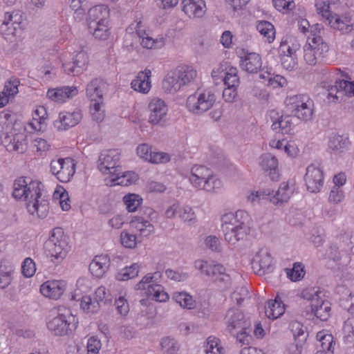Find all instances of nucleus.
I'll return each mask as SVG.
<instances>
[{"label":"nucleus","instance_id":"f257e3e1","mask_svg":"<svg viewBox=\"0 0 354 354\" xmlns=\"http://www.w3.org/2000/svg\"><path fill=\"white\" fill-rule=\"evenodd\" d=\"M41 182L20 177L13 184L12 196L26 201L28 212L39 218H45L49 210L48 201L42 196Z\"/></svg>","mask_w":354,"mask_h":354},{"label":"nucleus","instance_id":"f03ea898","mask_svg":"<svg viewBox=\"0 0 354 354\" xmlns=\"http://www.w3.org/2000/svg\"><path fill=\"white\" fill-rule=\"evenodd\" d=\"M221 228L224 239L229 244L243 243L248 240L251 234L250 216L243 210L225 213L221 216Z\"/></svg>","mask_w":354,"mask_h":354},{"label":"nucleus","instance_id":"7ed1b4c3","mask_svg":"<svg viewBox=\"0 0 354 354\" xmlns=\"http://www.w3.org/2000/svg\"><path fill=\"white\" fill-rule=\"evenodd\" d=\"M44 250L51 261L61 263L68 251L67 237L64 236L62 228H55L49 239L44 243Z\"/></svg>","mask_w":354,"mask_h":354},{"label":"nucleus","instance_id":"20e7f679","mask_svg":"<svg viewBox=\"0 0 354 354\" xmlns=\"http://www.w3.org/2000/svg\"><path fill=\"white\" fill-rule=\"evenodd\" d=\"M286 104L292 113L300 120L307 122L312 120L314 103L308 95L288 96L286 99Z\"/></svg>","mask_w":354,"mask_h":354},{"label":"nucleus","instance_id":"39448f33","mask_svg":"<svg viewBox=\"0 0 354 354\" xmlns=\"http://www.w3.org/2000/svg\"><path fill=\"white\" fill-rule=\"evenodd\" d=\"M162 274L160 272L147 274L142 280L136 284L137 290H146L147 294L153 299L165 302L169 299V295L164 291L163 287L159 284Z\"/></svg>","mask_w":354,"mask_h":354},{"label":"nucleus","instance_id":"423d86ee","mask_svg":"<svg viewBox=\"0 0 354 354\" xmlns=\"http://www.w3.org/2000/svg\"><path fill=\"white\" fill-rule=\"evenodd\" d=\"M216 100L214 92L205 90L202 93L189 95L187 99L186 106L191 113L201 115L209 110Z\"/></svg>","mask_w":354,"mask_h":354},{"label":"nucleus","instance_id":"0eeeda50","mask_svg":"<svg viewBox=\"0 0 354 354\" xmlns=\"http://www.w3.org/2000/svg\"><path fill=\"white\" fill-rule=\"evenodd\" d=\"M303 50V57L306 63L310 66H315L320 57L326 56L329 50V46L319 37H308Z\"/></svg>","mask_w":354,"mask_h":354},{"label":"nucleus","instance_id":"6e6552de","mask_svg":"<svg viewBox=\"0 0 354 354\" xmlns=\"http://www.w3.org/2000/svg\"><path fill=\"white\" fill-rule=\"evenodd\" d=\"M300 44L292 37L281 41L279 53L282 66L288 71H293L297 68L298 62L296 53Z\"/></svg>","mask_w":354,"mask_h":354},{"label":"nucleus","instance_id":"1a4fd4ad","mask_svg":"<svg viewBox=\"0 0 354 354\" xmlns=\"http://www.w3.org/2000/svg\"><path fill=\"white\" fill-rule=\"evenodd\" d=\"M120 153L118 149H108L102 151L98 158L97 168L103 174H109L111 176L122 173L121 167L118 165Z\"/></svg>","mask_w":354,"mask_h":354},{"label":"nucleus","instance_id":"9d476101","mask_svg":"<svg viewBox=\"0 0 354 354\" xmlns=\"http://www.w3.org/2000/svg\"><path fill=\"white\" fill-rule=\"evenodd\" d=\"M195 268L198 270L201 274L211 277L216 282L227 286L230 284L231 278L225 272L224 266L219 263H209L206 261L198 259L194 262Z\"/></svg>","mask_w":354,"mask_h":354},{"label":"nucleus","instance_id":"9b49d317","mask_svg":"<svg viewBox=\"0 0 354 354\" xmlns=\"http://www.w3.org/2000/svg\"><path fill=\"white\" fill-rule=\"evenodd\" d=\"M51 174L62 183H68L75 172V164L71 158L53 159L50 163Z\"/></svg>","mask_w":354,"mask_h":354},{"label":"nucleus","instance_id":"f8f14e48","mask_svg":"<svg viewBox=\"0 0 354 354\" xmlns=\"http://www.w3.org/2000/svg\"><path fill=\"white\" fill-rule=\"evenodd\" d=\"M225 323L230 333H234L236 330H248L251 326L250 320L237 308H230L227 310Z\"/></svg>","mask_w":354,"mask_h":354},{"label":"nucleus","instance_id":"ddd939ff","mask_svg":"<svg viewBox=\"0 0 354 354\" xmlns=\"http://www.w3.org/2000/svg\"><path fill=\"white\" fill-rule=\"evenodd\" d=\"M304 181L307 189L311 193L319 192L324 185L323 171L314 164L306 168Z\"/></svg>","mask_w":354,"mask_h":354},{"label":"nucleus","instance_id":"4468645a","mask_svg":"<svg viewBox=\"0 0 354 354\" xmlns=\"http://www.w3.org/2000/svg\"><path fill=\"white\" fill-rule=\"evenodd\" d=\"M74 320L75 317L71 313L59 314L47 323V328L53 335L64 336L71 330L70 326Z\"/></svg>","mask_w":354,"mask_h":354},{"label":"nucleus","instance_id":"2eb2a0df","mask_svg":"<svg viewBox=\"0 0 354 354\" xmlns=\"http://www.w3.org/2000/svg\"><path fill=\"white\" fill-rule=\"evenodd\" d=\"M252 268L259 275L272 270V258L266 248L259 250L252 259Z\"/></svg>","mask_w":354,"mask_h":354},{"label":"nucleus","instance_id":"dca6fc26","mask_svg":"<svg viewBox=\"0 0 354 354\" xmlns=\"http://www.w3.org/2000/svg\"><path fill=\"white\" fill-rule=\"evenodd\" d=\"M82 119L80 109H76L73 111L60 112L58 118L54 121V127L58 131H66L77 125Z\"/></svg>","mask_w":354,"mask_h":354},{"label":"nucleus","instance_id":"f3484780","mask_svg":"<svg viewBox=\"0 0 354 354\" xmlns=\"http://www.w3.org/2000/svg\"><path fill=\"white\" fill-rule=\"evenodd\" d=\"M148 109L149 122L153 125L160 124L168 111L166 103L160 98H153L148 104Z\"/></svg>","mask_w":354,"mask_h":354},{"label":"nucleus","instance_id":"a211bd4d","mask_svg":"<svg viewBox=\"0 0 354 354\" xmlns=\"http://www.w3.org/2000/svg\"><path fill=\"white\" fill-rule=\"evenodd\" d=\"M3 145L8 151H17L24 153L26 150V136L24 133H12L6 134L1 140Z\"/></svg>","mask_w":354,"mask_h":354},{"label":"nucleus","instance_id":"6ab92c4d","mask_svg":"<svg viewBox=\"0 0 354 354\" xmlns=\"http://www.w3.org/2000/svg\"><path fill=\"white\" fill-rule=\"evenodd\" d=\"M87 63V54L86 52L81 50L73 57V62L63 64V68L67 74L75 76L82 73Z\"/></svg>","mask_w":354,"mask_h":354},{"label":"nucleus","instance_id":"aec40b11","mask_svg":"<svg viewBox=\"0 0 354 354\" xmlns=\"http://www.w3.org/2000/svg\"><path fill=\"white\" fill-rule=\"evenodd\" d=\"M78 94L77 87L61 86L55 88H50L47 91V97L53 101L63 103L68 99H71Z\"/></svg>","mask_w":354,"mask_h":354},{"label":"nucleus","instance_id":"412c9836","mask_svg":"<svg viewBox=\"0 0 354 354\" xmlns=\"http://www.w3.org/2000/svg\"><path fill=\"white\" fill-rule=\"evenodd\" d=\"M66 283L64 281H47L41 286L40 292L46 297L57 299L64 293Z\"/></svg>","mask_w":354,"mask_h":354},{"label":"nucleus","instance_id":"4be33fe9","mask_svg":"<svg viewBox=\"0 0 354 354\" xmlns=\"http://www.w3.org/2000/svg\"><path fill=\"white\" fill-rule=\"evenodd\" d=\"M240 66L243 71L249 73H256L262 67L261 57L256 53H247L241 57Z\"/></svg>","mask_w":354,"mask_h":354},{"label":"nucleus","instance_id":"5701e85b","mask_svg":"<svg viewBox=\"0 0 354 354\" xmlns=\"http://www.w3.org/2000/svg\"><path fill=\"white\" fill-rule=\"evenodd\" d=\"M293 192V186H290L288 183L283 182L281 183L278 190L274 194H273V191H271V194L268 198L274 205H281L288 201Z\"/></svg>","mask_w":354,"mask_h":354},{"label":"nucleus","instance_id":"b1692460","mask_svg":"<svg viewBox=\"0 0 354 354\" xmlns=\"http://www.w3.org/2000/svg\"><path fill=\"white\" fill-rule=\"evenodd\" d=\"M260 165L266 172H268V174L272 180L278 179V160L274 156L270 153L261 155Z\"/></svg>","mask_w":354,"mask_h":354},{"label":"nucleus","instance_id":"393cba45","mask_svg":"<svg viewBox=\"0 0 354 354\" xmlns=\"http://www.w3.org/2000/svg\"><path fill=\"white\" fill-rule=\"evenodd\" d=\"M110 264V259L108 255H97L90 263L89 270L93 276L100 278L108 270Z\"/></svg>","mask_w":354,"mask_h":354},{"label":"nucleus","instance_id":"a878e982","mask_svg":"<svg viewBox=\"0 0 354 354\" xmlns=\"http://www.w3.org/2000/svg\"><path fill=\"white\" fill-rule=\"evenodd\" d=\"M183 10L189 17H201L205 12V3L203 0H183Z\"/></svg>","mask_w":354,"mask_h":354},{"label":"nucleus","instance_id":"bb28decb","mask_svg":"<svg viewBox=\"0 0 354 354\" xmlns=\"http://www.w3.org/2000/svg\"><path fill=\"white\" fill-rule=\"evenodd\" d=\"M151 71L145 69L138 73L136 78L131 82V88L138 92L147 93L151 86Z\"/></svg>","mask_w":354,"mask_h":354},{"label":"nucleus","instance_id":"cd10ccee","mask_svg":"<svg viewBox=\"0 0 354 354\" xmlns=\"http://www.w3.org/2000/svg\"><path fill=\"white\" fill-rule=\"evenodd\" d=\"M104 87V82L98 78L92 80L87 84L86 88V95L90 99L91 103L95 102H102Z\"/></svg>","mask_w":354,"mask_h":354},{"label":"nucleus","instance_id":"c85d7f7f","mask_svg":"<svg viewBox=\"0 0 354 354\" xmlns=\"http://www.w3.org/2000/svg\"><path fill=\"white\" fill-rule=\"evenodd\" d=\"M20 82L17 78L12 77L6 81L1 91V107L12 102L15 96L18 93V86Z\"/></svg>","mask_w":354,"mask_h":354},{"label":"nucleus","instance_id":"c756f323","mask_svg":"<svg viewBox=\"0 0 354 354\" xmlns=\"http://www.w3.org/2000/svg\"><path fill=\"white\" fill-rule=\"evenodd\" d=\"M209 175L210 170L205 166L194 165L191 169L189 180L194 187L200 189L205 179H208Z\"/></svg>","mask_w":354,"mask_h":354},{"label":"nucleus","instance_id":"7c9ffc66","mask_svg":"<svg viewBox=\"0 0 354 354\" xmlns=\"http://www.w3.org/2000/svg\"><path fill=\"white\" fill-rule=\"evenodd\" d=\"M339 80H336L334 85H330L328 82H322L321 86L323 88V95L326 96L328 102H339L343 100L342 90L339 87Z\"/></svg>","mask_w":354,"mask_h":354},{"label":"nucleus","instance_id":"2f4dec72","mask_svg":"<svg viewBox=\"0 0 354 354\" xmlns=\"http://www.w3.org/2000/svg\"><path fill=\"white\" fill-rule=\"evenodd\" d=\"M20 17L13 12H6L4 20L1 23V34L6 36H14L17 27L19 25Z\"/></svg>","mask_w":354,"mask_h":354},{"label":"nucleus","instance_id":"473e14b6","mask_svg":"<svg viewBox=\"0 0 354 354\" xmlns=\"http://www.w3.org/2000/svg\"><path fill=\"white\" fill-rule=\"evenodd\" d=\"M317 339L319 344L317 345L316 354H333L334 341L332 335L319 332L317 334Z\"/></svg>","mask_w":354,"mask_h":354},{"label":"nucleus","instance_id":"72a5a7b5","mask_svg":"<svg viewBox=\"0 0 354 354\" xmlns=\"http://www.w3.org/2000/svg\"><path fill=\"white\" fill-rule=\"evenodd\" d=\"M292 331L296 341V344L290 347V353L291 354H301L302 344L306 339L304 330L300 323L296 322L292 325Z\"/></svg>","mask_w":354,"mask_h":354},{"label":"nucleus","instance_id":"f704fd0d","mask_svg":"<svg viewBox=\"0 0 354 354\" xmlns=\"http://www.w3.org/2000/svg\"><path fill=\"white\" fill-rule=\"evenodd\" d=\"M88 28L89 32L100 40H106L110 35L108 20L102 22L89 21Z\"/></svg>","mask_w":354,"mask_h":354},{"label":"nucleus","instance_id":"c9c22d12","mask_svg":"<svg viewBox=\"0 0 354 354\" xmlns=\"http://www.w3.org/2000/svg\"><path fill=\"white\" fill-rule=\"evenodd\" d=\"M311 310L320 320L326 321L330 315V304L322 297L319 301H315L311 305Z\"/></svg>","mask_w":354,"mask_h":354},{"label":"nucleus","instance_id":"e433bc0d","mask_svg":"<svg viewBox=\"0 0 354 354\" xmlns=\"http://www.w3.org/2000/svg\"><path fill=\"white\" fill-rule=\"evenodd\" d=\"M349 145L348 138L346 136L333 134L328 140V149L335 153H341L346 150Z\"/></svg>","mask_w":354,"mask_h":354},{"label":"nucleus","instance_id":"4c0bfd02","mask_svg":"<svg viewBox=\"0 0 354 354\" xmlns=\"http://www.w3.org/2000/svg\"><path fill=\"white\" fill-rule=\"evenodd\" d=\"M285 308L282 301L277 296L274 300H270L265 306V313L269 319H275L284 313Z\"/></svg>","mask_w":354,"mask_h":354},{"label":"nucleus","instance_id":"58836bf2","mask_svg":"<svg viewBox=\"0 0 354 354\" xmlns=\"http://www.w3.org/2000/svg\"><path fill=\"white\" fill-rule=\"evenodd\" d=\"M144 35H145V32L142 35L137 32L133 34H127L125 36V41L132 40V42L131 43V46L132 47L133 46V40H135L136 42L139 41L142 47L147 49H152L158 47V42L157 41L149 36L144 37Z\"/></svg>","mask_w":354,"mask_h":354},{"label":"nucleus","instance_id":"ea45409f","mask_svg":"<svg viewBox=\"0 0 354 354\" xmlns=\"http://www.w3.org/2000/svg\"><path fill=\"white\" fill-rule=\"evenodd\" d=\"M328 24L333 28L341 31L342 33H348L352 31L353 26L350 21L345 18L344 20L337 15H332L327 18Z\"/></svg>","mask_w":354,"mask_h":354},{"label":"nucleus","instance_id":"a19ab883","mask_svg":"<svg viewBox=\"0 0 354 354\" xmlns=\"http://www.w3.org/2000/svg\"><path fill=\"white\" fill-rule=\"evenodd\" d=\"M88 14V23L89 21L102 22L107 20L109 10L106 6L97 5L90 8Z\"/></svg>","mask_w":354,"mask_h":354},{"label":"nucleus","instance_id":"79ce46f5","mask_svg":"<svg viewBox=\"0 0 354 354\" xmlns=\"http://www.w3.org/2000/svg\"><path fill=\"white\" fill-rule=\"evenodd\" d=\"M177 77L182 86L187 85L194 80L196 77V71L191 66H180L175 69Z\"/></svg>","mask_w":354,"mask_h":354},{"label":"nucleus","instance_id":"37998d69","mask_svg":"<svg viewBox=\"0 0 354 354\" xmlns=\"http://www.w3.org/2000/svg\"><path fill=\"white\" fill-rule=\"evenodd\" d=\"M182 85L177 77L175 70L167 73L162 82V88L165 91L174 93L179 91Z\"/></svg>","mask_w":354,"mask_h":354},{"label":"nucleus","instance_id":"c03bdc74","mask_svg":"<svg viewBox=\"0 0 354 354\" xmlns=\"http://www.w3.org/2000/svg\"><path fill=\"white\" fill-rule=\"evenodd\" d=\"M3 214L1 217V225L4 228H7L15 224L17 221L16 209L14 205L4 206L1 211Z\"/></svg>","mask_w":354,"mask_h":354},{"label":"nucleus","instance_id":"a18cd8bd","mask_svg":"<svg viewBox=\"0 0 354 354\" xmlns=\"http://www.w3.org/2000/svg\"><path fill=\"white\" fill-rule=\"evenodd\" d=\"M173 299L183 308L192 309L195 306V301L192 296L186 292H176L173 294Z\"/></svg>","mask_w":354,"mask_h":354},{"label":"nucleus","instance_id":"49530a36","mask_svg":"<svg viewBox=\"0 0 354 354\" xmlns=\"http://www.w3.org/2000/svg\"><path fill=\"white\" fill-rule=\"evenodd\" d=\"M257 30L261 35L267 38L268 42H271L274 39L275 30L271 23L267 21H261L257 25Z\"/></svg>","mask_w":354,"mask_h":354},{"label":"nucleus","instance_id":"de8ad7c7","mask_svg":"<svg viewBox=\"0 0 354 354\" xmlns=\"http://www.w3.org/2000/svg\"><path fill=\"white\" fill-rule=\"evenodd\" d=\"M273 130L278 131L282 134H291L292 131V118L289 115H283L278 123L273 125Z\"/></svg>","mask_w":354,"mask_h":354},{"label":"nucleus","instance_id":"09e8293b","mask_svg":"<svg viewBox=\"0 0 354 354\" xmlns=\"http://www.w3.org/2000/svg\"><path fill=\"white\" fill-rule=\"evenodd\" d=\"M115 178L113 179V181L117 185H121L123 186H128L131 185L138 180L137 174L133 171H127L125 173H121L119 175H115Z\"/></svg>","mask_w":354,"mask_h":354},{"label":"nucleus","instance_id":"8fccbe9b","mask_svg":"<svg viewBox=\"0 0 354 354\" xmlns=\"http://www.w3.org/2000/svg\"><path fill=\"white\" fill-rule=\"evenodd\" d=\"M95 301H96L101 307L102 304H108L112 301L113 297L109 290L104 286L97 288L94 293Z\"/></svg>","mask_w":354,"mask_h":354},{"label":"nucleus","instance_id":"3c124183","mask_svg":"<svg viewBox=\"0 0 354 354\" xmlns=\"http://www.w3.org/2000/svg\"><path fill=\"white\" fill-rule=\"evenodd\" d=\"M123 201L129 212H133L140 206L142 198L138 194H129L124 196Z\"/></svg>","mask_w":354,"mask_h":354},{"label":"nucleus","instance_id":"603ef678","mask_svg":"<svg viewBox=\"0 0 354 354\" xmlns=\"http://www.w3.org/2000/svg\"><path fill=\"white\" fill-rule=\"evenodd\" d=\"M139 272V265L133 263L129 267L122 269L116 275V279L119 281H127L138 276Z\"/></svg>","mask_w":354,"mask_h":354},{"label":"nucleus","instance_id":"864d4df0","mask_svg":"<svg viewBox=\"0 0 354 354\" xmlns=\"http://www.w3.org/2000/svg\"><path fill=\"white\" fill-rule=\"evenodd\" d=\"M81 308L87 313H97L100 309L99 304L90 296H83L80 300Z\"/></svg>","mask_w":354,"mask_h":354},{"label":"nucleus","instance_id":"5fc2aeb1","mask_svg":"<svg viewBox=\"0 0 354 354\" xmlns=\"http://www.w3.org/2000/svg\"><path fill=\"white\" fill-rule=\"evenodd\" d=\"M237 68L235 67H230L225 73V77L223 78L224 84L227 86H232L237 88L240 84L239 77L237 75Z\"/></svg>","mask_w":354,"mask_h":354},{"label":"nucleus","instance_id":"6e6d98bb","mask_svg":"<svg viewBox=\"0 0 354 354\" xmlns=\"http://www.w3.org/2000/svg\"><path fill=\"white\" fill-rule=\"evenodd\" d=\"M323 296V292L317 287L306 288L301 292V297L310 301V306L317 300L316 299L319 301Z\"/></svg>","mask_w":354,"mask_h":354},{"label":"nucleus","instance_id":"4d7b16f0","mask_svg":"<svg viewBox=\"0 0 354 354\" xmlns=\"http://www.w3.org/2000/svg\"><path fill=\"white\" fill-rule=\"evenodd\" d=\"M252 331L251 327L248 330H243L242 331L236 330L234 333H231L236 337V342L240 344L241 346H250L252 342V337L250 335Z\"/></svg>","mask_w":354,"mask_h":354},{"label":"nucleus","instance_id":"13d9d810","mask_svg":"<svg viewBox=\"0 0 354 354\" xmlns=\"http://www.w3.org/2000/svg\"><path fill=\"white\" fill-rule=\"evenodd\" d=\"M221 187V180L213 176L210 170V175L208 176V179H205L200 189L206 190L207 192H215Z\"/></svg>","mask_w":354,"mask_h":354},{"label":"nucleus","instance_id":"bf43d9fd","mask_svg":"<svg viewBox=\"0 0 354 354\" xmlns=\"http://www.w3.org/2000/svg\"><path fill=\"white\" fill-rule=\"evenodd\" d=\"M288 277L293 281H299L304 276V266L300 263H295L292 269H286Z\"/></svg>","mask_w":354,"mask_h":354},{"label":"nucleus","instance_id":"052dcab7","mask_svg":"<svg viewBox=\"0 0 354 354\" xmlns=\"http://www.w3.org/2000/svg\"><path fill=\"white\" fill-rule=\"evenodd\" d=\"M330 0H315V7L317 13L321 15L323 18L325 19L326 21L327 18L332 16L329 8H330Z\"/></svg>","mask_w":354,"mask_h":354},{"label":"nucleus","instance_id":"680f3d73","mask_svg":"<svg viewBox=\"0 0 354 354\" xmlns=\"http://www.w3.org/2000/svg\"><path fill=\"white\" fill-rule=\"evenodd\" d=\"M161 346L167 354H176L179 349L177 341L169 337L162 339Z\"/></svg>","mask_w":354,"mask_h":354},{"label":"nucleus","instance_id":"e2e57ef3","mask_svg":"<svg viewBox=\"0 0 354 354\" xmlns=\"http://www.w3.org/2000/svg\"><path fill=\"white\" fill-rule=\"evenodd\" d=\"M120 242L125 248H134L137 244V238L135 234L124 230L120 234Z\"/></svg>","mask_w":354,"mask_h":354},{"label":"nucleus","instance_id":"0e129e2a","mask_svg":"<svg viewBox=\"0 0 354 354\" xmlns=\"http://www.w3.org/2000/svg\"><path fill=\"white\" fill-rule=\"evenodd\" d=\"M223 348L218 345V339L215 337H209L207 339L206 354H221Z\"/></svg>","mask_w":354,"mask_h":354},{"label":"nucleus","instance_id":"69168bd1","mask_svg":"<svg viewBox=\"0 0 354 354\" xmlns=\"http://www.w3.org/2000/svg\"><path fill=\"white\" fill-rule=\"evenodd\" d=\"M102 102H95L91 103L90 111L92 119L97 122H101L104 118V111L101 109Z\"/></svg>","mask_w":354,"mask_h":354},{"label":"nucleus","instance_id":"338daca9","mask_svg":"<svg viewBox=\"0 0 354 354\" xmlns=\"http://www.w3.org/2000/svg\"><path fill=\"white\" fill-rule=\"evenodd\" d=\"M193 209L188 205H181L179 218L183 222H192L196 220Z\"/></svg>","mask_w":354,"mask_h":354},{"label":"nucleus","instance_id":"774afa93","mask_svg":"<svg viewBox=\"0 0 354 354\" xmlns=\"http://www.w3.org/2000/svg\"><path fill=\"white\" fill-rule=\"evenodd\" d=\"M35 263L33 260L29 257L26 258L21 266L22 274L26 277H30L35 274Z\"/></svg>","mask_w":354,"mask_h":354}]
</instances>
